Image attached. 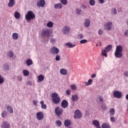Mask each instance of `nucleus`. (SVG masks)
I'll use <instances>...</instances> for the list:
<instances>
[{
	"label": "nucleus",
	"mask_w": 128,
	"mask_h": 128,
	"mask_svg": "<svg viewBox=\"0 0 128 128\" xmlns=\"http://www.w3.org/2000/svg\"><path fill=\"white\" fill-rule=\"evenodd\" d=\"M86 86H90L92 84V79H89L88 82H84Z\"/></svg>",
	"instance_id": "f704fd0d"
},
{
	"label": "nucleus",
	"mask_w": 128,
	"mask_h": 128,
	"mask_svg": "<svg viewBox=\"0 0 128 128\" xmlns=\"http://www.w3.org/2000/svg\"><path fill=\"white\" fill-rule=\"evenodd\" d=\"M113 96L114 98H122V92L118 90H116L113 92Z\"/></svg>",
	"instance_id": "423d86ee"
},
{
	"label": "nucleus",
	"mask_w": 128,
	"mask_h": 128,
	"mask_svg": "<svg viewBox=\"0 0 128 128\" xmlns=\"http://www.w3.org/2000/svg\"><path fill=\"white\" fill-rule=\"evenodd\" d=\"M84 38V34H80L78 35V40H83Z\"/></svg>",
	"instance_id": "e433bc0d"
},
{
	"label": "nucleus",
	"mask_w": 128,
	"mask_h": 128,
	"mask_svg": "<svg viewBox=\"0 0 128 128\" xmlns=\"http://www.w3.org/2000/svg\"><path fill=\"white\" fill-rule=\"evenodd\" d=\"M14 16L16 20H18L20 18V14L18 12H15L14 14Z\"/></svg>",
	"instance_id": "a878e982"
},
{
	"label": "nucleus",
	"mask_w": 128,
	"mask_h": 128,
	"mask_svg": "<svg viewBox=\"0 0 128 128\" xmlns=\"http://www.w3.org/2000/svg\"><path fill=\"white\" fill-rule=\"evenodd\" d=\"M102 128H110V126L108 124L104 123L102 124Z\"/></svg>",
	"instance_id": "473e14b6"
},
{
	"label": "nucleus",
	"mask_w": 128,
	"mask_h": 128,
	"mask_svg": "<svg viewBox=\"0 0 128 128\" xmlns=\"http://www.w3.org/2000/svg\"><path fill=\"white\" fill-rule=\"evenodd\" d=\"M50 44H56V38H52L50 40Z\"/></svg>",
	"instance_id": "864d4df0"
},
{
	"label": "nucleus",
	"mask_w": 128,
	"mask_h": 128,
	"mask_svg": "<svg viewBox=\"0 0 128 128\" xmlns=\"http://www.w3.org/2000/svg\"><path fill=\"white\" fill-rule=\"evenodd\" d=\"M76 12V14H78V16H80V12H82V10L80 9L77 8Z\"/></svg>",
	"instance_id": "de8ad7c7"
},
{
	"label": "nucleus",
	"mask_w": 128,
	"mask_h": 128,
	"mask_svg": "<svg viewBox=\"0 0 128 128\" xmlns=\"http://www.w3.org/2000/svg\"><path fill=\"white\" fill-rule=\"evenodd\" d=\"M106 52H108L107 51L104 49L102 51V55L105 56V58H108V54H106Z\"/></svg>",
	"instance_id": "2f4dec72"
},
{
	"label": "nucleus",
	"mask_w": 128,
	"mask_h": 128,
	"mask_svg": "<svg viewBox=\"0 0 128 128\" xmlns=\"http://www.w3.org/2000/svg\"><path fill=\"white\" fill-rule=\"evenodd\" d=\"M12 38L13 40H18V34L16 32L12 34Z\"/></svg>",
	"instance_id": "393cba45"
},
{
	"label": "nucleus",
	"mask_w": 128,
	"mask_h": 128,
	"mask_svg": "<svg viewBox=\"0 0 128 128\" xmlns=\"http://www.w3.org/2000/svg\"><path fill=\"white\" fill-rule=\"evenodd\" d=\"M42 36L45 38H48L50 36V30L48 29H44L42 32Z\"/></svg>",
	"instance_id": "1a4fd4ad"
},
{
	"label": "nucleus",
	"mask_w": 128,
	"mask_h": 128,
	"mask_svg": "<svg viewBox=\"0 0 128 128\" xmlns=\"http://www.w3.org/2000/svg\"><path fill=\"white\" fill-rule=\"evenodd\" d=\"M85 114H86V115L87 116H90V112L86 111L85 112Z\"/></svg>",
	"instance_id": "680f3d73"
},
{
	"label": "nucleus",
	"mask_w": 128,
	"mask_h": 128,
	"mask_svg": "<svg viewBox=\"0 0 128 128\" xmlns=\"http://www.w3.org/2000/svg\"><path fill=\"white\" fill-rule=\"evenodd\" d=\"M111 14L112 16H116L118 14V10L116 8H112L111 10Z\"/></svg>",
	"instance_id": "5701e85b"
},
{
	"label": "nucleus",
	"mask_w": 128,
	"mask_h": 128,
	"mask_svg": "<svg viewBox=\"0 0 128 128\" xmlns=\"http://www.w3.org/2000/svg\"><path fill=\"white\" fill-rule=\"evenodd\" d=\"M126 100H128V94H127V95L126 96Z\"/></svg>",
	"instance_id": "338daca9"
},
{
	"label": "nucleus",
	"mask_w": 128,
	"mask_h": 128,
	"mask_svg": "<svg viewBox=\"0 0 128 128\" xmlns=\"http://www.w3.org/2000/svg\"><path fill=\"white\" fill-rule=\"evenodd\" d=\"M102 4H104V0H98Z\"/></svg>",
	"instance_id": "0e129e2a"
},
{
	"label": "nucleus",
	"mask_w": 128,
	"mask_h": 128,
	"mask_svg": "<svg viewBox=\"0 0 128 128\" xmlns=\"http://www.w3.org/2000/svg\"><path fill=\"white\" fill-rule=\"evenodd\" d=\"M50 52L53 54H58L60 52V50L58 48L54 46L50 48Z\"/></svg>",
	"instance_id": "0eeeda50"
},
{
	"label": "nucleus",
	"mask_w": 128,
	"mask_h": 128,
	"mask_svg": "<svg viewBox=\"0 0 128 128\" xmlns=\"http://www.w3.org/2000/svg\"><path fill=\"white\" fill-rule=\"evenodd\" d=\"M112 28V22H107L104 24V30H110Z\"/></svg>",
	"instance_id": "20e7f679"
},
{
	"label": "nucleus",
	"mask_w": 128,
	"mask_h": 128,
	"mask_svg": "<svg viewBox=\"0 0 128 128\" xmlns=\"http://www.w3.org/2000/svg\"><path fill=\"white\" fill-rule=\"evenodd\" d=\"M71 100L74 102H76L78 100V96L76 94L72 95Z\"/></svg>",
	"instance_id": "2eb2a0df"
},
{
	"label": "nucleus",
	"mask_w": 128,
	"mask_h": 128,
	"mask_svg": "<svg viewBox=\"0 0 128 128\" xmlns=\"http://www.w3.org/2000/svg\"><path fill=\"white\" fill-rule=\"evenodd\" d=\"M55 112L56 116H61V114H62V109L60 107H56L55 109Z\"/></svg>",
	"instance_id": "9d476101"
},
{
	"label": "nucleus",
	"mask_w": 128,
	"mask_h": 128,
	"mask_svg": "<svg viewBox=\"0 0 128 128\" xmlns=\"http://www.w3.org/2000/svg\"><path fill=\"white\" fill-rule=\"evenodd\" d=\"M66 94H68V96H70V90H66Z\"/></svg>",
	"instance_id": "13d9d810"
},
{
	"label": "nucleus",
	"mask_w": 128,
	"mask_h": 128,
	"mask_svg": "<svg viewBox=\"0 0 128 128\" xmlns=\"http://www.w3.org/2000/svg\"><path fill=\"white\" fill-rule=\"evenodd\" d=\"M48 28H52L54 26V23L52 22H49L46 24Z\"/></svg>",
	"instance_id": "c9c22d12"
},
{
	"label": "nucleus",
	"mask_w": 128,
	"mask_h": 128,
	"mask_svg": "<svg viewBox=\"0 0 128 128\" xmlns=\"http://www.w3.org/2000/svg\"><path fill=\"white\" fill-rule=\"evenodd\" d=\"M36 116L38 120H44V113L42 112H38L36 114Z\"/></svg>",
	"instance_id": "ddd939ff"
},
{
	"label": "nucleus",
	"mask_w": 128,
	"mask_h": 128,
	"mask_svg": "<svg viewBox=\"0 0 128 128\" xmlns=\"http://www.w3.org/2000/svg\"><path fill=\"white\" fill-rule=\"evenodd\" d=\"M46 6V1L44 0H38L37 1V6L38 8H44Z\"/></svg>",
	"instance_id": "39448f33"
},
{
	"label": "nucleus",
	"mask_w": 128,
	"mask_h": 128,
	"mask_svg": "<svg viewBox=\"0 0 128 128\" xmlns=\"http://www.w3.org/2000/svg\"><path fill=\"white\" fill-rule=\"evenodd\" d=\"M38 80L39 82H42L44 80V77L42 75H40L38 76Z\"/></svg>",
	"instance_id": "4c0bfd02"
},
{
	"label": "nucleus",
	"mask_w": 128,
	"mask_h": 128,
	"mask_svg": "<svg viewBox=\"0 0 128 128\" xmlns=\"http://www.w3.org/2000/svg\"><path fill=\"white\" fill-rule=\"evenodd\" d=\"M86 42H88V40L84 39V40H80V44H86Z\"/></svg>",
	"instance_id": "a19ab883"
},
{
	"label": "nucleus",
	"mask_w": 128,
	"mask_h": 128,
	"mask_svg": "<svg viewBox=\"0 0 128 128\" xmlns=\"http://www.w3.org/2000/svg\"><path fill=\"white\" fill-rule=\"evenodd\" d=\"M62 32L64 34H68L70 32V27L68 26H64L63 27L62 30Z\"/></svg>",
	"instance_id": "9b49d317"
},
{
	"label": "nucleus",
	"mask_w": 128,
	"mask_h": 128,
	"mask_svg": "<svg viewBox=\"0 0 128 128\" xmlns=\"http://www.w3.org/2000/svg\"><path fill=\"white\" fill-rule=\"evenodd\" d=\"M14 4H16V0H9V2L8 3L9 8H12Z\"/></svg>",
	"instance_id": "f3484780"
},
{
	"label": "nucleus",
	"mask_w": 128,
	"mask_h": 128,
	"mask_svg": "<svg viewBox=\"0 0 128 128\" xmlns=\"http://www.w3.org/2000/svg\"><path fill=\"white\" fill-rule=\"evenodd\" d=\"M70 88L73 90H76V85H71Z\"/></svg>",
	"instance_id": "5fc2aeb1"
},
{
	"label": "nucleus",
	"mask_w": 128,
	"mask_h": 128,
	"mask_svg": "<svg viewBox=\"0 0 128 128\" xmlns=\"http://www.w3.org/2000/svg\"><path fill=\"white\" fill-rule=\"evenodd\" d=\"M112 46L109 44L104 48V50L107 52H110L112 50Z\"/></svg>",
	"instance_id": "4be33fe9"
},
{
	"label": "nucleus",
	"mask_w": 128,
	"mask_h": 128,
	"mask_svg": "<svg viewBox=\"0 0 128 128\" xmlns=\"http://www.w3.org/2000/svg\"><path fill=\"white\" fill-rule=\"evenodd\" d=\"M35 18L36 15L32 11H28L25 16L26 20L28 21L31 20H34Z\"/></svg>",
	"instance_id": "7ed1b4c3"
},
{
	"label": "nucleus",
	"mask_w": 128,
	"mask_h": 128,
	"mask_svg": "<svg viewBox=\"0 0 128 128\" xmlns=\"http://www.w3.org/2000/svg\"><path fill=\"white\" fill-rule=\"evenodd\" d=\"M2 128H11L12 126L8 122H2Z\"/></svg>",
	"instance_id": "4468645a"
},
{
	"label": "nucleus",
	"mask_w": 128,
	"mask_h": 128,
	"mask_svg": "<svg viewBox=\"0 0 128 128\" xmlns=\"http://www.w3.org/2000/svg\"><path fill=\"white\" fill-rule=\"evenodd\" d=\"M56 124L58 126H62V122L60 120H57Z\"/></svg>",
	"instance_id": "4d7b16f0"
},
{
	"label": "nucleus",
	"mask_w": 128,
	"mask_h": 128,
	"mask_svg": "<svg viewBox=\"0 0 128 128\" xmlns=\"http://www.w3.org/2000/svg\"><path fill=\"white\" fill-rule=\"evenodd\" d=\"M55 58L56 62H58V60H60V56L59 54H56Z\"/></svg>",
	"instance_id": "09e8293b"
},
{
	"label": "nucleus",
	"mask_w": 128,
	"mask_h": 128,
	"mask_svg": "<svg viewBox=\"0 0 128 128\" xmlns=\"http://www.w3.org/2000/svg\"><path fill=\"white\" fill-rule=\"evenodd\" d=\"M3 68L4 70H8L10 69V68H8V65L7 64H5L4 66H3Z\"/></svg>",
	"instance_id": "79ce46f5"
},
{
	"label": "nucleus",
	"mask_w": 128,
	"mask_h": 128,
	"mask_svg": "<svg viewBox=\"0 0 128 128\" xmlns=\"http://www.w3.org/2000/svg\"><path fill=\"white\" fill-rule=\"evenodd\" d=\"M7 116H8V112H6V111H3L1 114V116L2 118H6Z\"/></svg>",
	"instance_id": "cd10ccee"
},
{
	"label": "nucleus",
	"mask_w": 128,
	"mask_h": 128,
	"mask_svg": "<svg viewBox=\"0 0 128 128\" xmlns=\"http://www.w3.org/2000/svg\"><path fill=\"white\" fill-rule=\"evenodd\" d=\"M90 25V20L89 19H86L84 22V26L86 28H88V26Z\"/></svg>",
	"instance_id": "aec40b11"
},
{
	"label": "nucleus",
	"mask_w": 128,
	"mask_h": 128,
	"mask_svg": "<svg viewBox=\"0 0 128 128\" xmlns=\"http://www.w3.org/2000/svg\"><path fill=\"white\" fill-rule=\"evenodd\" d=\"M110 119L112 122H116V118L114 116H110Z\"/></svg>",
	"instance_id": "6e6d98bb"
},
{
	"label": "nucleus",
	"mask_w": 128,
	"mask_h": 128,
	"mask_svg": "<svg viewBox=\"0 0 128 128\" xmlns=\"http://www.w3.org/2000/svg\"><path fill=\"white\" fill-rule=\"evenodd\" d=\"M54 8L56 10H62V5L61 3L56 4L54 5Z\"/></svg>",
	"instance_id": "dca6fc26"
},
{
	"label": "nucleus",
	"mask_w": 128,
	"mask_h": 128,
	"mask_svg": "<svg viewBox=\"0 0 128 128\" xmlns=\"http://www.w3.org/2000/svg\"><path fill=\"white\" fill-rule=\"evenodd\" d=\"M7 110L10 114H13L14 113V110H12V106H7Z\"/></svg>",
	"instance_id": "bb28decb"
},
{
	"label": "nucleus",
	"mask_w": 128,
	"mask_h": 128,
	"mask_svg": "<svg viewBox=\"0 0 128 128\" xmlns=\"http://www.w3.org/2000/svg\"><path fill=\"white\" fill-rule=\"evenodd\" d=\"M102 34H104V30L99 29L98 30V34H99V36H102Z\"/></svg>",
	"instance_id": "c03bdc74"
},
{
	"label": "nucleus",
	"mask_w": 128,
	"mask_h": 128,
	"mask_svg": "<svg viewBox=\"0 0 128 128\" xmlns=\"http://www.w3.org/2000/svg\"><path fill=\"white\" fill-rule=\"evenodd\" d=\"M8 56H10V58H12L14 56V52H8Z\"/></svg>",
	"instance_id": "3c124183"
},
{
	"label": "nucleus",
	"mask_w": 128,
	"mask_h": 128,
	"mask_svg": "<svg viewBox=\"0 0 128 128\" xmlns=\"http://www.w3.org/2000/svg\"><path fill=\"white\" fill-rule=\"evenodd\" d=\"M89 4H90V6H94V4H96V0H90Z\"/></svg>",
	"instance_id": "58836bf2"
},
{
	"label": "nucleus",
	"mask_w": 128,
	"mask_h": 128,
	"mask_svg": "<svg viewBox=\"0 0 128 128\" xmlns=\"http://www.w3.org/2000/svg\"><path fill=\"white\" fill-rule=\"evenodd\" d=\"M61 106L63 108H66L68 106V102L66 100H63L61 103Z\"/></svg>",
	"instance_id": "f8f14e48"
},
{
	"label": "nucleus",
	"mask_w": 128,
	"mask_h": 128,
	"mask_svg": "<svg viewBox=\"0 0 128 128\" xmlns=\"http://www.w3.org/2000/svg\"><path fill=\"white\" fill-rule=\"evenodd\" d=\"M126 24L127 26H128V20H126Z\"/></svg>",
	"instance_id": "774afa93"
},
{
	"label": "nucleus",
	"mask_w": 128,
	"mask_h": 128,
	"mask_svg": "<svg viewBox=\"0 0 128 128\" xmlns=\"http://www.w3.org/2000/svg\"><path fill=\"white\" fill-rule=\"evenodd\" d=\"M23 75L24 76H30V72L27 70H23Z\"/></svg>",
	"instance_id": "b1692460"
},
{
	"label": "nucleus",
	"mask_w": 128,
	"mask_h": 128,
	"mask_svg": "<svg viewBox=\"0 0 128 128\" xmlns=\"http://www.w3.org/2000/svg\"><path fill=\"white\" fill-rule=\"evenodd\" d=\"M26 64L28 66H32V60L30 59L27 60L26 62Z\"/></svg>",
	"instance_id": "c756f323"
},
{
	"label": "nucleus",
	"mask_w": 128,
	"mask_h": 128,
	"mask_svg": "<svg viewBox=\"0 0 128 128\" xmlns=\"http://www.w3.org/2000/svg\"><path fill=\"white\" fill-rule=\"evenodd\" d=\"M98 102L102 104V102H104V98H102V96L99 97L98 98Z\"/></svg>",
	"instance_id": "37998d69"
},
{
	"label": "nucleus",
	"mask_w": 128,
	"mask_h": 128,
	"mask_svg": "<svg viewBox=\"0 0 128 128\" xmlns=\"http://www.w3.org/2000/svg\"><path fill=\"white\" fill-rule=\"evenodd\" d=\"M4 82V77H2V75H0V84H3Z\"/></svg>",
	"instance_id": "a18cd8bd"
},
{
	"label": "nucleus",
	"mask_w": 128,
	"mask_h": 128,
	"mask_svg": "<svg viewBox=\"0 0 128 128\" xmlns=\"http://www.w3.org/2000/svg\"><path fill=\"white\" fill-rule=\"evenodd\" d=\"M60 2L64 6H66L68 4V0H60Z\"/></svg>",
	"instance_id": "72a5a7b5"
},
{
	"label": "nucleus",
	"mask_w": 128,
	"mask_h": 128,
	"mask_svg": "<svg viewBox=\"0 0 128 128\" xmlns=\"http://www.w3.org/2000/svg\"><path fill=\"white\" fill-rule=\"evenodd\" d=\"M124 34L125 36H128V30L125 31Z\"/></svg>",
	"instance_id": "bf43d9fd"
},
{
	"label": "nucleus",
	"mask_w": 128,
	"mask_h": 128,
	"mask_svg": "<svg viewBox=\"0 0 128 128\" xmlns=\"http://www.w3.org/2000/svg\"><path fill=\"white\" fill-rule=\"evenodd\" d=\"M52 101L54 104H60V98L58 97V94L57 93H53L52 94Z\"/></svg>",
	"instance_id": "f03ea898"
},
{
	"label": "nucleus",
	"mask_w": 128,
	"mask_h": 128,
	"mask_svg": "<svg viewBox=\"0 0 128 128\" xmlns=\"http://www.w3.org/2000/svg\"><path fill=\"white\" fill-rule=\"evenodd\" d=\"M41 106L42 108H43L44 110H46V105L44 104V101H41L40 102Z\"/></svg>",
	"instance_id": "c85d7f7f"
},
{
	"label": "nucleus",
	"mask_w": 128,
	"mask_h": 128,
	"mask_svg": "<svg viewBox=\"0 0 128 128\" xmlns=\"http://www.w3.org/2000/svg\"><path fill=\"white\" fill-rule=\"evenodd\" d=\"M115 58H120L122 56V46H117L114 52Z\"/></svg>",
	"instance_id": "f257e3e1"
},
{
	"label": "nucleus",
	"mask_w": 128,
	"mask_h": 128,
	"mask_svg": "<svg viewBox=\"0 0 128 128\" xmlns=\"http://www.w3.org/2000/svg\"><path fill=\"white\" fill-rule=\"evenodd\" d=\"M82 116V112H80V110L75 111L74 116V118H80Z\"/></svg>",
	"instance_id": "6e6552de"
},
{
	"label": "nucleus",
	"mask_w": 128,
	"mask_h": 128,
	"mask_svg": "<svg viewBox=\"0 0 128 128\" xmlns=\"http://www.w3.org/2000/svg\"><path fill=\"white\" fill-rule=\"evenodd\" d=\"M110 116H114V109L111 108L110 110Z\"/></svg>",
	"instance_id": "ea45409f"
},
{
	"label": "nucleus",
	"mask_w": 128,
	"mask_h": 128,
	"mask_svg": "<svg viewBox=\"0 0 128 128\" xmlns=\"http://www.w3.org/2000/svg\"><path fill=\"white\" fill-rule=\"evenodd\" d=\"M124 74L126 76H127L128 78V72H124Z\"/></svg>",
	"instance_id": "69168bd1"
},
{
	"label": "nucleus",
	"mask_w": 128,
	"mask_h": 128,
	"mask_svg": "<svg viewBox=\"0 0 128 128\" xmlns=\"http://www.w3.org/2000/svg\"><path fill=\"white\" fill-rule=\"evenodd\" d=\"M65 46H69V48H74L76 46V44H72L70 42L66 43Z\"/></svg>",
	"instance_id": "7c9ffc66"
},
{
	"label": "nucleus",
	"mask_w": 128,
	"mask_h": 128,
	"mask_svg": "<svg viewBox=\"0 0 128 128\" xmlns=\"http://www.w3.org/2000/svg\"><path fill=\"white\" fill-rule=\"evenodd\" d=\"M92 124L96 128H102L100 125V122L98 120H94Z\"/></svg>",
	"instance_id": "a211bd4d"
},
{
	"label": "nucleus",
	"mask_w": 128,
	"mask_h": 128,
	"mask_svg": "<svg viewBox=\"0 0 128 128\" xmlns=\"http://www.w3.org/2000/svg\"><path fill=\"white\" fill-rule=\"evenodd\" d=\"M96 74H93L92 75L91 78H96Z\"/></svg>",
	"instance_id": "e2e57ef3"
},
{
	"label": "nucleus",
	"mask_w": 128,
	"mask_h": 128,
	"mask_svg": "<svg viewBox=\"0 0 128 128\" xmlns=\"http://www.w3.org/2000/svg\"><path fill=\"white\" fill-rule=\"evenodd\" d=\"M17 80L19 82H22V76H17Z\"/></svg>",
	"instance_id": "8fccbe9b"
},
{
	"label": "nucleus",
	"mask_w": 128,
	"mask_h": 128,
	"mask_svg": "<svg viewBox=\"0 0 128 128\" xmlns=\"http://www.w3.org/2000/svg\"><path fill=\"white\" fill-rule=\"evenodd\" d=\"M33 104H34V106H36V104H38V100H34Z\"/></svg>",
	"instance_id": "052dcab7"
},
{
	"label": "nucleus",
	"mask_w": 128,
	"mask_h": 128,
	"mask_svg": "<svg viewBox=\"0 0 128 128\" xmlns=\"http://www.w3.org/2000/svg\"><path fill=\"white\" fill-rule=\"evenodd\" d=\"M70 120H66L64 121V126L68 128V126H70L71 124Z\"/></svg>",
	"instance_id": "412c9836"
},
{
	"label": "nucleus",
	"mask_w": 128,
	"mask_h": 128,
	"mask_svg": "<svg viewBox=\"0 0 128 128\" xmlns=\"http://www.w3.org/2000/svg\"><path fill=\"white\" fill-rule=\"evenodd\" d=\"M101 108H102L103 110H106V104H103L101 106Z\"/></svg>",
	"instance_id": "49530a36"
},
{
	"label": "nucleus",
	"mask_w": 128,
	"mask_h": 128,
	"mask_svg": "<svg viewBox=\"0 0 128 128\" xmlns=\"http://www.w3.org/2000/svg\"><path fill=\"white\" fill-rule=\"evenodd\" d=\"M60 72L62 76H66L68 74V71L65 68L60 69Z\"/></svg>",
	"instance_id": "6ab92c4d"
},
{
	"label": "nucleus",
	"mask_w": 128,
	"mask_h": 128,
	"mask_svg": "<svg viewBox=\"0 0 128 128\" xmlns=\"http://www.w3.org/2000/svg\"><path fill=\"white\" fill-rule=\"evenodd\" d=\"M26 84L27 86H32V81L30 80H28L26 82Z\"/></svg>",
	"instance_id": "603ef678"
}]
</instances>
